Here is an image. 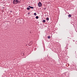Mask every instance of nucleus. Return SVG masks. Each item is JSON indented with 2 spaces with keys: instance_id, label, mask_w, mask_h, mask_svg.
I'll return each mask as SVG.
<instances>
[{
  "instance_id": "f257e3e1",
  "label": "nucleus",
  "mask_w": 77,
  "mask_h": 77,
  "mask_svg": "<svg viewBox=\"0 0 77 77\" xmlns=\"http://www.w3.org/2000/svg\"><path fill=\"white\" fill-rule=\"evenodd\" d=\"M19 2L18 0H14L13 2V3L14 4H16V3H19Z\"/></svg>"
},
{
  "instance_id": "f03ea898",
  "label": "nucleus",
  "mask_w": 77,
  "mask_h": 77,
  "mask_svg": "<svg viewBox=\"0 0 77 77\" xmlns=\"http://www.w3.org/2000/svg\"><path fill=\"white\" fill-rule=\"evenodd\" d=\"M38 6L39 7H41L42 6V3L41 2L39 3L38 4Z\"/></svg>"
},
{
  "instance_id": "7ed1b4c3",
  "label": "nucleus",
  "mask_w": 77,
  "mask_h": 77,
  "mask_svg": "<svg viewBox=\"0 0 77 77\" xmlns=\"http://www.w3.org/2000/svg\"><path fill=\"white\" fill-rule=\"evenodd\" d=\"M29 7L31 9H33L34 7H30V6H29Z\"/></svg>"
},
{
  "instance_id": "20e7f679",
  "label": "nucleus",
  "mask_w": 77,
  "mask_h": 77,
  "mask_svg": "<svg viewBox=\"0 0 77 77\" xmlns=\"http://www.w3.org/2000/svg\"><path fill=\"white\" fill-rule=\"evenodd\" d=\"M68 17H69V18L70 17H71V14H69Z\"/></svg>"
},
{
  "instance_id": "39448f33",
  "label": "nucleus",
  "mask_w": 77,
  "mask_h": 77,
  "mask_svg": "<svg viewBox=\"0 0 77 77\" xmlns=\"http://www.w3.org/2000/svg\"><path fill=\"white\" fill-rule=\"evenodd\" d=\"M35 18H36L37 19H38V18H39V17L37 16H36L35 17Z\"/></svg>"
},
{
  "instance_id": "423d86ee",
  "label": "nucleus",
  "mask_w": 77,
  "mask_h": 77,
  "mask_svg": "<svg viewBox=\"0 0 77 77\" xmlns=\"http://www.w3.org/2000/svg\"><path fill=\"white\" fill-rule=\"evenodd\" d=\"M46 20H47V21H49V18L47 17L46 18Z\"/></svg>"
},
{
  "instance_id": "0eeeda50",
  "label": "nucleus",
  "mask_w": 77,
  "mask_h": 77,
  "mask_svg": "<svg viewBox=\"0 0 77 77\" xmlns=\"http://www.w3.org/2000/svg\"><path fill=\"white\" fill-rule=\"evenodd\" d=\"M42 22H43V23H45V20H43L42 21Z\"/></svg>"
},
{
  "instance_id": "6e6552de",
  "label": "nucleus",
  "mask_w": 77,
  "mask_h": 77,
  "mask_svg": "<svg viewBox=\"0 0 77 77\" xmlns=\"http://www.w3.org/2000/svg\"><path fill=\"white\" fill-rule=\"evenodd\" d=\"M51 38V37H50V36H49L48 37V39H50V38Z\"/></svg>"
},
{
  "instance_id": "1a4fd4ad",
  "label": "nucleus",
  "mask_w": 77,
  "mask_h": 77,
  "mask_svg": "<svg viewBox=\"0 0 77 77\" xmlns=\"http://www.w3.org/2000/svg\"><path fill=\"white\" fill-rule=\"evenodd\" d=\"M27 10H30V8H27Z\"/></svg>"
},
{
  "instance_id": "9d476101",
  "label": "nucleus",
  "mask_w": 77,
  "mask_h": 77,
  "mask_svg": "<svg viewBox=\"0 0 77 77\" xmlns=\"http://www.w3.org/2000/svg\"><path fill=\"white\" fill-rule=\"evenodd\" d=\"M34 15H35V16L36 15V13H34Z\"/></svg>"
},
{
  "instance_id": "9b49d317",
  "label": "nucleus",
  "mask_w": 77,
  "mask_h": 77,
  "mask_svg": "<svg viewBox=\"0 0 77 77\" xmlns=\"http://www.w3.org/2000/svg\"><path fill=\"white\" fill-rule=\"evenodd\" d=\"M17 20H16V22H17Z\"/></svg>"
},
{
  "instance_id": "f8f14e48",
  "label": "nucleus",
  "mask_w": 77,
  "mask_h": 77,
  "mask_svg": "<svg viewBox=\"0 0 77 77\" xmlns=\"http://www.w3.org/2000/svg\"><path fill=\"white\" fill-rule=\"evenodd\" d=\"M46 9V8H45L44 9V10H45V9Z\"/></svg>"
},
{
  "instance_id": "ddd939ff",
  "label": "nucleus",
  "mask_w": 77,
  "mask_h": 77,
  "mask_svg": "<svg viewBox=\"0 0 77 77\" xmlns=\"http://www.w3.org/2000/svg\"><path fill=\"white\" fill-rule=\"evenodd\" d=\"M76 58H77V55H76Z\"/></svg>"
},
{
  "instance_id": "4468645a",
  "label": "nucleus",
  "mask_w": 77,
  "mask_h": 77,
  "mask_svg": "<svg viewBox=\"0 0 77 77\" xmlns=\"http://www.w3.org/2000/svg\"><path fill=\"white\" fill-rule=\"evenodd\" d=\"M11 12H12V11H11Z\"/></svg>"
}]
</instances>
